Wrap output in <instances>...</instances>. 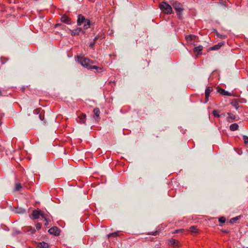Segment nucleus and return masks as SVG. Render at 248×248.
Instances as JSON below:
<instances>
[{"label":"nucleus","mask_w":248,"mask_h":248,"mask_svg":"<svg viewBox=\"0 0 248 248\" xmlns=\"http://www.w3.org/2000/svg\"><path fill=\"white\" fill-rule=\"evenodd\" d=\"M76 59L78 63L82 66L88 69H95L97 72L100 73L102 71V68L95 65H92L93 62L84 57L77 56Z\"/></svg>","instance_id":"obj_1"},{"label":"nucleus","mask_w":248,"mask_h":248,"mask_svg":"<svg viewBox=\"0 0 248 248\" xmlns=\"http://www.w3.org/2000/svg\"><path fill=\"white\" fill-rule=\"evenodd\" d=\"M159 8L161 11L165 14L170 15L172 12L171 6L166 2H161L159 4Z\"/></svg>","instance_id":"obj_2"},{"label":"nucleus","mask_w":248,"mask_h":248,"mask_svg":"<svg viewBox=\"0 0 248 248\" xmlns=\"http://www.w3.org/2000/svg\"><path fill=\"white\" fill-rule=\"evenodd\" d=\"M31 215L32 218L33 219H37L40 217H41L44 219H46V214L39 209L33 210Z\"/></svg>","instance_id":"obj_3"},{"label":"nucleus","mask_w":248,"mask_h":248,"mask_svg":"<svg viewBox=\"0 0 248 248\" xmlns=\"http://www.w3.org/2000/svg\"><path fill=\"white\" fill-rule=\"evenodd\" d=\"M173 6L174 9L176 12L177 15L179 16H181L182 13L184 10L182 4L178 1H175L173 3Z\"/></svg>","instance_id":"obj_4"},{"label":"nucleus","mask_w":248,"mask_h":248,"mask_svg":"<svg viewBox=\"0 0 248 248\" xmlns=\"http://www.w3.org/2000/svg\"><path fill=\"white\" fill-rule=\"evenodd\" d=\"M48 232L50 234L55 236L59 235L60 232V229L57 227H53L50 228Z\"/></svg>","instance_id":"obj_5"},{"label":"nucleus","mask_w":248,"mask_h":248,"mask_svg":"<svg viewBox=\"0 0 248 248\" xmlns=\"http://www.w3.org/2000/svg\"><path fill=\"white\" fill-rule=\"evenodd\" d=\"M10 209L12 211L17 214H23L25 212V210L21 207L18 208L10 206Z\"/></svg>","instance_id":"obj_6"},{"label":"nucleus","mask_w":248,"mask_h":248,"mask_svg":"<svg viewBox=\"0 0 248 248\" xmlns=\"http://www.w3.org/2000/svg\"><path fill=\"white\" fill-rule=\"evenodd\" d=\"M168 244L170 246H173L174 248H178L179 242L178 240L174 239H171L169 240Z\"/></svg>","instance_id":"obj_7"},{"label":"nucleus","mask_w":248,"mask_h":248,"mask_svg":"<svg viewBox=\"0 0 248 248\" xmlns=\"http://www.w3.org/2000/svg\"><path fill=\"white\" fill-rule=\"evenodd\" d=\"M213 91V89L212 87H208L206 88L205 91V95L206 100L205 103L207 102L208 101V98L210 96V93Z\"/></svg>","instance_id":"obj_8"},{"label":"nucleus","mask_w":248,"mask_h":248,"mask_svg":"<svg viewBox=\"0 0 248 248\" xmlns=\"http://www.w3.org/2000/svg\"><path fill=\"white\" fill-rule=\"evenodd\" d=\"M86 20V18L84 16H83L82 15H79L78 16V19H77V24L78 26L81 25L82 24L84 23Z\"/></svg>","instance_id":"obj_9"},{"label":"nucleus","mask_w":248,"mask_h":248,"mask_svg":"<svg viewBox=\"0 0 248 248\" xmlns=\"http://www.w3.org/2000/svg\"><path fill=\"white\" fill-rule=\"evenodd\" d=\"M86 116L85 114H81L78 117V119H77L78 122L80 124H85L86 122Z\"/></svg>","instance_id":"obj_10"},{"label":"nucleus","mask_w":248,"mask_h":248,"mask_svg":"<svg viewBox=\"0 0 248 248\" xmlns=\"http://www.w3.org/2000/svg\"><path fill=\"white\" fill-rule=\"evenodd\" d=\"M61 21L63 23L67 24H70L71 21L70 19L66 15H63L61 17Z\"/></svg>","instance_id":"obj_11"},{"label":"nucleus","mask_w":248,"mask_h":248,"mask_svg":"<svg viewBox=\"0 0 248 248\" xmlns=\"http://www.w3.org/2000/svg\"><path fill=\"white\" fill-rule=\"evenodd\" d=\"M82 31L81 28L78 27L76 29L71 30V34L72 36L78 35Z\"/></svg>","instance_id":"obj_12"},{"label":"nucleus","mask_w":248,"mask_h":248,"mask_svg":"<svg viewBox=\"0 0 248 248\" xmlns=\"http://www.w3.org/2000/svg\"><path fill=\"white\" fill-rule=\"evenodd\" d=\"M202 49H203V46H202L200 45L197 47H194L193 49V51L195 53L200 54Z\"/></svg>","instance_id":"obj_13"},{"label":"nucleus","mask_w":248,"mask_h":248,"mask_svg":"<svg viewBox=\"0 0 248 248\" xmlns=\"http://www.w3.org/2000/svg\"><path fill=\"white\" fill-rule=\"evenodd\" d=\"M93 112L94 113V118L95 119H97V118H98V117L99 116L100 113L99 109L97 108H94V109L93 110Z\"/></svg>","instance_id":"obj_14"},{"label":"nucleus","mask_w":248,"mask_h":248,"mask_svg":"<svg viewBox=\"0 0 248 248\" xmlns=\"http://www.w3.org/2000/svg\"><path fill=\"white\" fill-rule=\"evenodd\" d=\"M38 246L40 248H49V245L45 242H40L38 244Z\"/></svg>","instance_id":"obj_15"},{"label":"nucleus","mask_w":248,"mask_h":248,"mask_svg":"<svg viewBox=\"0 0 248 248\" xmlns=\"http://www.w3.org/2000/svg\"><path fill=\"white\" fill-rule=\"evenodd\" d=\"M84 29H88L90 27L91 25V21L89 19H86L85 22H84Z\"/></svg>","instance_id":"obj_16"},{"label":"nucleus","mask_w":248,"mask_h":248,"mask_svg":"<svg viewBox=\"0 0 248 248\" xmlns=\"http://www.w3.org/2000/svg\"><path fill=\"white\" fill-rule=\"evenodd\" d=\"M218 92L221 94L224 95L231 96V93L228 91H225L224 89H220L218 90Z\"/></svg>","instance_id":"obj_17"},{"label":"nucleus","mask_w":248,"mask_h":248,"mask_svg":"<svg viewBox=\"0 0 248 248\" xmlns=\"http://www.w3.org/2000/svg\"><path fill=\"white\" fill-rule=\"evenodd\" d=\"M223 45V43H218L217 45H216L212 47H210V49L212 50H218L219 49L221 46Z\"/></svg>","instance_id":"obj_18"},{"label":"nucleus","mask_w":248,"mask_h":248,"mask_svg":"<svg viewBox=\"0 0 248 248\" xmlns=\"http://www.w3.org/2000/svg\"><path fill=\"white\" fill-rule=\"evenodd\" d=\"M238 125L236 123H233L230 126V129L232 131H234L238 129Z\"/></svg>","instance_id":"obj_19"},{"label":"nucleus","mask_w":248,"mask_h":248,"mask_svg":"<svg viewBox=\"0 0 248 248\" xmlns=\"http://www.w3.org/2000/svg\"><path fill=\"white\" fill-rule=\"evenodd\" d=\"M185 38L187 41H190L192 40H194L196 38V36L194 35L190 34L186 36Z\"/></svg>","instance_id":"obj_20"},{"label":"nucleus","mask_w":248,"mask_h":248,"mask_svg":"<svg viewBox=\"0 0 248 248\" xmlns=\"http://www.w3.org/2000/svg\"><path fill=\"white\" fill-rule=\"evenodd\" d=\"M189 231L192 234H196L198 232V229L196 226H193L189 228Z\"/></svg>","instance_id":"obj_21"},{"label":"nucleus","mask_w":248,"mask_h":248,"mask_svg":"<svg viewBox=\"0 0 248 248\" xmlns=\"http://www.w3.org/2000/svg\"><path fill=\"white\" fill-rule=\"evenodd\" d=\"M231 104L236 110H237L239 107V104L236 101H232Z\"/></svg>","instance_id":"obj_22"},{"label":"nucleus","mask_w":248,"mask_h":248,"mask_svg":"<svg viewBox=\"0 0 248 248\" xmlns=\"http://www.w3.org/2000/svg\"><path fill=\"white\" fill-rule=\"evenodd\" d=\"M22 188V186L20 183H16L15 190L19 191Z\"/></svg>","instance_id":"obj_23"},{"label":"nucleus","mask_w":248,"mask_h":248,"mask_svg":"<svg viewBox=\"0 0 248 248\" xmlns=\"http://www.w3.org/2000/svg\"><path fill=\"white\" fill-rule=\"evenodd\" d=\"M27 232L29 234H33L35 232V230L34 228H31L27 231Z\"/></svg>","instance_id":"obj_24"},{"label":"nucleus","mask_w":248,"mask_h":248,"mask_svg":"<svg viewBox=\"0 0 248 248\" xmlns=\"http://www.w3.org/2000/svg\"><path fill=\"white\" fill-rule=\"evenodd\" d=\"M213 114L214 117L219 118L220 117V115L219 114V112L217 110H214L213 111Z\"/></svg>","instance_id":"obj_25"},{"label":"nucleus","mask_w":248,"mask_h":248,"mask_svg":"<svg viewBox=\"0 0 248 248\" xmlns=\"http://www.w3.org/2000/svg\"><path fill=\"white\" fill-rule=\"evenodd\" d=\"M238 218H239L238 217H233V218L231 219V220H230V223H231V224L233 223L236 221H237L238 219Z\"/></svg>","instance_id":"obj_26"},{"label":"nucleus","mask_w":248,"mask_h":248,"mask_svg":"<svg viewBox=\"0 0 248 248\" xmlns=\"http://www.w3.org/2000/svg\"><path fill=\"white\" fill-rule=\"evenodd\" d=\"M218 221L220 223H224L226 221V218L223 217H221L219 218Z\"/></svg>","instance_id":"obj_27"},{"label":"nucleus","mask_w":248,"mask_h":248,"mask_svg":"<svg viewBox=\"0 0 248 248\" xmlns=\"http://www.w3.org/2000/svg\"><path fill=\"white\" fill-rule=\"evenodd\" d=\"M243 140H244V142L246 144H248V137L247 136H243Z\"/></svg>","instance_id":"obj_28"},{"label":"nucleus","mask_w":248,"mask_h":248,"mask_svg":"<svg viewBox=\"0 0 248 248\" xmlns=\"http://www.w3.org/2000/svg\"><path fill=\"white\" fill-rule=\"evenodd\" d=\"M35 227L36 229L38 231L41 228L42 224L40 223H38L36 224Z\"/></svg>","instance_id":"obj_29"},{"label":"nucleus","mask_w":248,"mask_h":248,"mask_svg":"<svg viewBox=\"0 0 248 248\" xmlns=\"http://www.w3.org/2000/svg\"><path fill=\"white\" fill-rule=\"evenodd\" d=\"M228 115L229 116V117L230 118H231V119H232V120H235L236 116L234 115H233L232 113H228Z\"/></svg>","instance_id":"obj_30"},{"label":"nucleus","mask_w":248,"mask_h":248,"mask_svg":"<svg viewBox=\"0 0 248 248\" xmlns=\"http://www.w3.org/2000/svg\"><path fill=\"white\" fill-rule=\"evenodd\" d=\"M47 219H48V215L46 214V219H44L46 221V222L45 223V226H47L48 224V222Z\"/></svg>","instance_id":"obj_31"},{"label":"nucleus","mask_w":248,"mask_h":248,"mask_svg":"<svg viewBox=\"0 0 248 248\" xmlns=\"http://www.w3.org/2000/svg\"><path fill=\"white\" fill-rule=\"evenodd\" d=\"M117 235V232H113L112 233H110L109 234V236H114V237H115Z\"/></svg>","instance_id":"obj_32"},{"label":"nucleus","mask_w":248,"mask_h":248,"mask_svg":"<svg viewBox=\"0 0 248 248\" xmlns=\"http://www.w3.org/2000/svg\"><path fill=\"white\" fill-rule=\"evenodd\" d=\"M95 43H94V42H93H93H91V43L90 44V45H89L90 47H91V48H93V46H94V45Z\"/></svg>","instance_id":"obj_33"},{"label":"nucleus","mask_w":248,"mask_h":248,"mask_svg":"<svg viewBox=\"0 0 248 248\" xmlns=\"http://www.w3.org/2000/svg\"><path fill=\"white\" fill-rule=\"evenodd\" d=\"M38 117H39V119H40L41 121H43V120H44V116H42L41 115V114H40L38 115Z\"/></svg>","instance_id":"obj_34"},{"label":"nucleus","mask_w":248,"mask_h":248,"mask_svg":"<svg viewBox=\"0 0 248 248\" xmlns=\"http://www.w3.org/2000/svg\"><path fill=\"white\" fill-rule=\"evenodd\" d=\"M99 38V36H96L94 39H93V42H94V43L96 42V41H97V40Z\"/></svg>","instance_id":"obj_35"},{"label":"nucleus","mask_w":248,"mask_h":248,"mask_svg":"<svg viewBox=\"0 0 248 248\" xmlns=\"http://www.w3.org/2000/svg\"><path fill=\"white\" fill-rule=\"evenodd\" d=\"M181 230H177L175 231L174 233H178V232H180Z\"/></svg>","instance_id":"obj_36"},{"label":"nucleus","mask_w":248,"mask_h":248,"mask_svg":"<svg viewBox=\"0 0 248 248\" xmlns=\"http://www.w3.org/2000/svg\"><path fill=\"white\" fill-rule=\"evenodd\" d=\"M59 25V24H56L55 26H56V27H57V26H58Z\"/></svg>","instance_id":"obj_37"},{"label":"nucleus","mask_w":248,"mask_h":248,"mask_svg":"<svg viewBox=\"0 0 248 248\" xmlns=\"http://www.w3.org/2000/svg\"><path fill=\"white\" fill-rule=\"evenodd\" d=\"M1 94H2V93H1V91L0 90V95H1Z\"/></svg>","instance_id":"obj_38"},{"label":"nucleus","mask_w":248,"mask_h":248,"mask_svg":"<svg viewBox=\"0 0 248 248\" xmlns=\"http://www.w3.org/2000/svg\"><path fill=\"white\" fill-rule=\"evenodd\" d=\"M35 112H36V113L38 114L37 110H35Z\"/></svg>","instance_id":"obj_39"},{"label":"nucleus","mask_w":248,"mask_h":248,"mask_svg":"<svg viewBox=\"0 0 248 248\" xmlns=\"http://www.w3.org/2000/svg\"><path fill=\"white\" fill-rule=\"evenodd\" d=\"M220 37V38H224V37H223V36H221Z\"/></svg>","instance_id":"obj_40"}]
</instances>
